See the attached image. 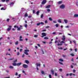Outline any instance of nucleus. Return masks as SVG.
<instances>
[{
	"label": "nucleus",
	"instance_id": "nucleus-1",
	"mask_svg": "<svg viewBox=\"0 0 78 78\" xmlns=\"http://www.w3.org/2000/svg\"><path fill=\"white\" fill-rule=\"evenodd\" d=\"M65 6H66L65 5H64V4H62L59 6V8L60 9H64L65 8Z\"/></svg>",
	"mask_w": 78,
	"mask_h": 78
},
{
	"label": "nucleus",
	"instance_id": "nucleus-2",
	"mask_svg": "<svg viewBox=\"0 0 78 78\" xmlns=\"http://www.w3.org/2000/svg\"><path fill=\"white\" fill-rule=\"evenodd\" d=\"M24 51V54L26 55H28V53L27 52H29V51H30L28 50H25Z\"/></svg>",
	"mask_w": 78,
	"mask_h": 78
},
{
	"label": "nucleus",
	"instance_id": "nucleus-3",
	"mask_svg": "<svg viewBox=\"0 0 78 78\" xmlns=\"http://www.w3.org/2000/svg\"><path fill=\"white\" fill-rule=\"evenodd\" d=\"M23 68H27V67H28V65L25 64H24L23 65Z\"/></svg>",
	"mask_w": 78,
	"mask_h": 78
},
{
	"label": "nucleus",
	"instance_id": "nucleus-4",
	"mask_svg": "<svg viewBox=\"0 0 78 78\" xmlns=\"http://www.w3.org/2000/svg\"><path fill=\"white\" fill-rule=\"evenodd\" d=\"M46 2L47 1L46 0H44L42 2L41 4L42 5H44V4H45V3H46Z\"/></svg>",
	"mask_w": 78,
	"mask_h": 78
},
{
	"label": "nucleus",
	"instance_id": "nucleus-5",
	"mask_svg": "<svg viewBox=\"0 0 78 78\" xmlns=\"http://www.w3.org/2000/svg\"><path fill=\"white\" fill-rule=\"evenodd\" d=\"M61 39L62 40V41H65L66 38L65 35H63L62 36V38Z\"/></svg>",
	"mask_w": 78,
	"mask_h": 78
},
{
	"label": "nucleus",
	"instance_id": "nucleus-6",
	"mask_svg": "<svg viewBox=\"0 0 78 78\" xmlns=\"http://www.w3.org/2000/svg\"><path fill=\"white\" fill-rule=\"evenodd\" d=\"M22 37L20 36V39L19 40V41H23V39H22Z\"/></svg>",
	"mask_w": 78,
	"mask_h": 78
},
{
	"label": "nucleus",
	"instance_id": "nucleus-7",
	"mask_svg": "<svg viewBox=\"0 0 78 78\" xmlns=\"http://www.w3.org/2000/svg\"><path fill=\"white\" fill-rule=\"evenodd\" d=\"M64 21L65 23H68V20L67 19H64Z\"/></svg>",
	"mask_w": 78,
	"mask_h": 78
},
{
	"label": "nucleus",
	"instance_id": "nucleus-8",
	"mask_svg": "<svg viewBox=\"0 0 78 78\" xmlns=\"http://www.w3.org/2000/svg\"><path fill=\"white\" fill-rule=\"evenodd\" d=\"M42 35L43 36H46L47 34H46V33H42Z\"/></svg>",
	"mask_w": 78,
	"mask_h": 78
},
{
	"label": "nucleus",
	"instance_id": "nucleus-9",
	"mask_svg": "<svg viewBox=\"0 0 78 78\" xmlns=\"http://www.w3.org/2000/svg\"><path fill=\"white\" fill-rule=\"evenodd\" d=\"M74 17L77 18L78 17V14H75L74 16Z\"/></svg>",
	"mask_w": 78,
	"mask_h": 78
},
{
	"label": "nucleus",
	"instance_id": "nucleus-10",
	"mask_svg": "<svg viewBox=\"0 0 78 78\" xmlns=\"http://www.w3.org/2000/svg\"><path fill=\"white\" fill-rule=\"evenodd\" d=\"M10 6H12L14 5V2H12L10 4Z\"/></svg>",
	"mask_w": 78,
	"mask_h": 78
},
{
	"label": "nucleus",
	"instance_id": "nucleus-11",
	"mask_svg": "<svg viewBox=\"0 0 78 78\" xmlns=\"http://www.w3.org/2000/svg\"><path fill=\"white\" fill-rule=\"evenodd\" d=\"M21 64H22V63H21V62L19 63H18L17 64V66H20V65H21Z\"/></svg>",
	"mask_w": 78,
	"mask_h": 78
},
{
	"label": "nucleus",
	"instance_id": "nucleus-12",
	"mask_svg": "<svg viewBox=\"0 0 78 78\" xmlns=\"http://www.w3.org/2000/svg\"><path fill=\"white\" fill-rule=\"evenodd\" d=\"M35 65L36 66H37V67H38V66L40 67L41 66V65L40 64H38L37 63Z\"/></svg>",
	"mask_w": 78,
	"mask_h": 78
},
{
	"label": "nucleus",
	"instance_id": "nucleus-13",
	"mask_svg": "<svg viewBox=\"0 0 78 78\" xmlns=\"http://www.w3.org/2000/svg\"><path fill=\"white\" fill-rule=\"evenodd\" d=\"M50 6H51V5H49L46 7V8H50Z\"/></svg>",
	"mask_w": 78,
	"mask_h": 78
},
{
	"label": "nucleus",
	"instance_id": "nucleus-14",
	"mask_svg": "<svg viewBox=\"0 0 78 78\" xmlns=\"http://www.w3.org/2000/svg\"><path fill=\"white\" fill-rule=\"evenodd\" d=\"M51 73H52V74L53 75H54V71L53 70V69H51Z\"/></svg>",
	"mask_w": 78,
	"mask_h": 78
},
{
	"label": "nucleus",
	"instance_id": "nucleus-15",
	"mask_svg": "<svg viewBox=\"0 0 78 78\" xmlns=\"http://www.w3.org/2000/svg\"><path fill=\"white\" fill-rule=\"evenodd\" d=\"M58 22L59 23H61L62 21H61V20L58 19Z\"/></svg>",
	"mask_w": 78,
	"mask_h": 78
},
{
	"label": "nucleus",
	"instance_id": "nucleus-16",
	"mask_svg": "<svg viewBox=\"0 0 78 78\" xmlns=\"http://www.w3.org/2000/svg\"><path fill=\"white\" fill-rule=\"evenodd\" d=\"M17 28L18 31H20V27H19L18 26H17Z\"/></svg>",
	"mask_w": 78,
	"mask_h": 78
},
{
	"label": "nucleus",
	"instance_id": "nucleus-17",
	"mask_svg": "<svg viewBox=\"0 0 78 78\" xmlns=\"http://www.w3.org/2000/svg\"><path fill=\"white\" fill-rule=\"evenodd\" d=\"M62 3V1H59V2H58V5H59V4H61Z\"/></svg>",
	"mask_w": 78,
	"mask_h": 78
},
{
	"label": "nucleus",
	"instance_id": "nucleus-18",
	"mask_svg": "<svg viewBox=\"0 0 78 78\" xmlns=\"http://www.w3.org/2000/svg\"><path fill=\"white\" fill-rule=\"evenodd\" d=\"M9 68L10 69H14V67L12 66H10L9 67Z\"/></svg>",
	"mask_w": 78,
	"mask_h": 78
},
{
	"label": "nucleus",
	"instance_id": "nucleus-19",
	"mask_svg": "<svg viewBox=\"0 0 78 78\" xmlns=\"http://www.w3.org/2000/svg\"><path fill=\"white\" fill-rule=\"evenodd\" d=\"M25 62L27 64H29V61L28 60H25Z\"/></svg>",
	"mask_w": 78,
	"mask_h": 78
},
{
	"label": "nucleus",
	"instance_id": "nucleus-20",
	"mask_svg": "<svg viewBox=\"0 0 78 78\" xmlns=\"http://www.w3.org/2000/svg\"><path fill=\"white\" fill-rule=\"evenodd\" d=\"M59 61H61V62H63V61H64L63 60H62V59H59Z\"/></svg>",
	"mask_w": 78,
	"mask_h": 78
},
{
	"label": "nucleus",
	"instance_id": "nucleus-21",
	"mask_svg": "<svg viewBox=\"0 0 78 78\" xmlns=\"http://www.w3.org/2000/svg\"><path fill=\"white\" fill-rule=\"evenodd\" d=\"M39 11H38L37 12L36 14L37 15V16H38L39 14Z\"/></svg>",
	"mask_w": 78,
	"mask_h": 78
},
{
	"label": "nucleus",
	"instance_id": "nucleus-22",
	"mask_svg": "<svg viewBox=\"0 0 78 78\" xmlns=\"http://www.w3.org/2000/svg\"><path fill=\"white\" fill-rule=\"evenodd\" d=\"M11 28H8L7 29V30L9 31H10V30H11Z\"/></svg>",
	"mask_w": 78,
	"mask_h": 78
},
{
	"label": "nucleus",
	"instance_id": "nucleus-23",
	"mask_svg": "<svg viewBox=\"0 0 78 78\" xmlns=\"http://www.w3.org/2000/svg\"><path fill=\"white\" fill-rule=\"evenodd\" d=\"M12 65L13 66H17V64L14 63H13Z\"/></svg>",
	"mask_w": 78,
	"mask_h": 78
},
{
	"label": "nucleus",
	"instance_id": "nucleus-24",
	"mask_svg": "<svg viewBox=\"0 0 78 78\" xmlns=\"http://www.w3.org/2000/svg\"><path fill=\"white\" fill-rule=\"evenodd\" d=\"M18 44H19V42L18 41H17L15 42V44L16 45H18Z\"/></svg>",
	"mask_w": 78,
	"mask_h": 78
},
{
	"label": "nucleus",
	"instance_id": "nucleus-25",
	"mask_svg": "<svg viewBox=\"0 0 78 78\" xmlns=\"http://www.w3.org/2000/svg\"><path fill=\"white\" fill-rule=\"evenodd\" d=\"M6 55H9V56H10L11 55L10 54H9V52H7L6 53Z\"/></svg>",
	"mask_w": 78,
	"mask_h": 78
},
{
	"label": "nucleus",
	"instance_id": "nucleus-26",
	"mask_svg": "<svg viewBox=\"0 0 78 78\" xmlns=\"http://www.w3.org/2000/svg\"><path fill=\"white\" fill-rule=\"evenodd\" d=\"M53 1H49V3H53Z\"/></svg>",
	"mask_w": 78,
	"mask_h": 78
},
{
	"label": "nucleus",
	"instance_id": "nucleus-27",
	"mask_svg": "<svg viewBox=\"0 0 78 78\" xmlns=\"http://www.w3.org/2000/svg\"><path fill=\"white\" fill-rule=\"evenodd\" d=\"M41 73L43 75H44V71H41Z\"/></svg>",
	"mask_w": 78,
	"mask_h": 78
},
{
	"label": "nucleus",
	"instance_id": "nucleus-28",
	"mask_svg": "<svg viewBox=\"0 0 78 78\" xmlns=\"http://www.w3.org/2000/svg\"><path fill=\"white\" fill-rule=\"evenodd\" d=\"M5 9L4 8L2 7L1 9V10H5Z\"/></svg>",
	"mask_w": 78,
	"mask_h": 78
},
{
	"label": "nucleus",
	"instance_id": "nucleus-29",
	"mask_svg": "<svg viewBox=\"0 0 78 78\" xmlns=\"http://www.w3.org/2000/svg\"><path fill=\"white\" fill-rule=\"evenodd\" d=\"M24 27L25 28H27V27H28V25L27 24H25L24 25Z\"/></svg>",
	"mask_w": 78,
	"mask_h": 78
},
{
	"label": "nucleus",
	"instance_id": "nucleus-30",
	"mask_svg": "<svg viewBox=\"0 0 78 78\" xmlns=\"http://www.w3.org/2000/svg\"><path fill=\"white\" fill-rule=\"evenodd\" d=\"M44 39H48V37H45Z\"/></svg>",
	"mask_w": 78,
	"mask_h": 78
},
{
	"label": "nucleus",
	"instance_id": "nucleus-31",
	"mask_svg": "<svg viewBox=\"0 0 78 78\" xmlns=\"http://www.w3.org/2000/svg\"><path fill=\"white\" fill-rule=\"evenodd\" d=\"M40 24H41L40 23H37V26H39V25H40Z\"/></svg>",
	"mask_w": 78,
	"mask_h": 78
},
{
	"label": "nucleus",
	"instance_id": "nucleus-32",
	"mask_svg": "<svg viewBox=\"0 0 78 78\" xmlns=\"http://www.w3.org/2000/svg\"><path fill=\"white\" fill-rule=\"evenodd\" d=\"M24 16L25 17H27V16H28V14H27V13H26Z\"/></svg>",
	"mask_w": 78,
	"mask_h": 78
},
{
	"label": "nucleus",
	"instance_id": "nucleus-33",
	"mask_svg": "<svg viewBox=\"0 0 78 78\" xmlns=\"http://www.w3.org/2000/svg\"><path fill=\"white\" fill-rule=\"evenodd\" d=\"M43 17H44V15L43 14H42L41 16V18H43Z\"/></svg>",
	"mask_w": 78,
	"mask_h": 78
},
{
	"label": "nucleus",
	"instance_id": "nucleus-34",
	"mask_svg": "<svg viewBox=\"0 0 78 78\" xmlns=\"http://www.w3.org/2000/svg\"><path fill=\"white\" fill-rule=\"evenodd\" d=\"M49 20H50L51 21H52V19H51V18H49Z\"/></svg>",
	"mask_w": 78,
	"mask_h": 78
},
{
	"label": "nucleus",
	"instance_id": "nucleus-35",
	"mask_svg": "<svg viewBox=\"0 0 78 78\" xmlns=\"http://www.w3.org/2000/svg\"><path fill=\"white\" fill-rule=\"evenodd\" d=\"M58 26H59V25L58 24H57L55 25V27H58Z\"/></svg>",
	"mask_w": 78,
	"mask_h": 78
},
{
	"label": "nucleus",
	"instance_id": "nucleus-36",
	"mask_svg": "<svg viewBox=\"0 0 78 78\" xmlns=\"http://www.w3.org/2000/svg\"><path fill=\"white\" fill-rule=\"evenodd\" d=\"M17 60L16 59L14 61V63H16V62H17Z\"/></svg>",
	"mask_w": 78,
	"mask_h": 78
},
{
	"label": "nucleus",
	"instance_id": "nucleus-37",
	"mask_svg": "<svg viewBox=\"0 0 78 78\" xmlns=\"http://www.w3.org/2000/svg\"><path fill=\"white\" fill-rule=\"evenodd\" d=\"M47 11L48 12H50V9H47Z\"/></svg>",
	"mask_w": 78,
	"mask_h": 78
},
{
	"label": "nucleus",
	"instance_id": "nucleus-38",
	"mask_svg": "<svg viewBox=\"0 0 78 78\" xmlns=\"http://www.w3.org/2000/svg\"><path fill=\"white\" fill-rule=\"evenodd\" d=\"M59 62V64H61V65H63V63H62V62Z\"/></svg>",
	"mask_w": 78,
	"mask_h": 78
},
{
	"label": "nucleus",
	"instance_id": "nucleus-39",
	"mask_svg": "<svg viewBox=\"0 0 78 78\" xmlns=\"http://www.w3.org/2000/svg\"><path fill=\"white\" fill-rule=\"evenodd\" d=\"M59 70L60 72H62V69H59Z\"/></svg>",
	"mask_w": 78,
	"mask_h": 78
},
{
	"label": "nucleus",
	"instance_id": "nucleus-40",
	"mask_svg": "<svg viewBox=\"0 0 78 78\" xmlns=\"http://www.w3.org/2000/svg\"><path fill=\"white\" fill-rule=\"evenodd\" d=\"M38 36L37 35H34V37H37Z\"/></svg>",
	"mask_w": 78,
	"mask_h": 78
},
{
	"label": "nucleus",
	"instance_id": "nucleus-41",
	"mask_svg": "<svg viewBox=\"0 0 78 78\" xmlns=\"http://www.w3.org/2000/svg\"><path fill=\"white\" fill-rule=\"evenodd\" d=\"M40 23V24H41V25H44V23L42 22H41Z\"/></svg>",
	"mask_w": 78,
	"mask_h": 78
},
{
	"label": "nucleus",
	"instance_id": "nucleus-42",
	"mask_svg": "<svg viewBox=\"0 0 78 78\" xmlns=\"http://www.w3.org/2000/svg\"><path fill=\"white\" fill-rule=\"evenodd\" d=\"M49 78H51V75L50 74L49 75Z\"/></svg>",
	"mask_w": 78,
	"mask_h": 78
},
{
	"label": "nucleus",
	"instance_id": "nucleus-43",
	"mask_svg": "<svg viewBox=\"0 0 78 78\" xmlns=\"http://www.w3.org/2000/svg\"><path fill=\"white\" fill-rule=\"evenodd\" d=\"M70 55L71 56H75L74 54H70Z\"/></svg>",
	"mask_w": 78,
	"mask_h": 78
},
{
	"label": "nucleus",
	"instance_id": "nucleus-44",
	"mask_svg": "<svg viewBox=\"0 0 78 78\" xmlns=\"http://www.w3.org/2000/svg\"><path fill=\"white\" fill-rule=\"evenodd\" d=\"M62 44H57V45H58V46H59V45H62Z\"/></svg>",
	"mask_w": 78,
	"mask_h": 78
},
{
	"label": "nucleus",
	"instance_id": "nucleus-45",
	"mask_svg": "<svg viewBox=\"0 0 78 78\" xmlns=\"http://www.w3.org/2000/svg\"><path fill=\"white\" fill-rule=\"evenodd\" d=\"M55 76H58L57 73H55Z\"/></svg>",
	"mask_w": 78,
	"mask_h": 78
},
{
	"label": "nucleus",
	"instance_id": "nucleus-46",
	"mask_svg": "<svg viewBox=\"0 0 78 78\" xmlns=\"http://www.w3.org/2000/svg\"><path fill=\"white\" fill-rule=\"evenodd\" d=\"M50 27L49 26H47L45 27L46 28H48Z\"/></svg>",
	"mask_w": 78,
	"mask_h": 78
},
{
	"label": "nucleus",
	"instance_id": "nucleus-47",
	"mask_svg": "<svg viewBox=\"0 0 78 78\" xmlns=\"http://www.w3.org/2000/svg\"><path fill=\"white\" fill-rule=\"evenodd\" d=\"M19 55H20V53H19V52H18L17 53V56H19Z\"/></svg>",
	"mask_w": 78,
	"mask_h": 78
},
{
	"label": "nucleus",
	"instance_id": "nucleus-48",
	"mask_svg": "<svg viewBox=\"0 0 78 78\" xmlns=\"http://www.w3.org/2000/svg\"><path fill=\"white\" fill-rule=\"evenodd\" d=\"M13 59H14V58L10 59H9V60H10V61H12V60H13Z\"/></svg>",
	"mask_w": 78,
	"mask_h": 78
},
{
	"label": "nucleus",
	"instance_id": "nucleus-49",
	"mask_svg": "<svg viewBox=\"0 0 78 78\" xmlns=\"http://www.w3.org/2000/svg\"><path fill=\"white\" fill-rule=\"evenodd\" d=\"M48 22V21L47 20H45V23H47Z\"/></svg>",
	"mask_w": 78,
	"mask_h": 78
},
{
	"label": "nucleus",
	"instance_id": "nucleus-50",
	"mask_svg": "<svg viewBox=\"0 0 78 78\" xmlns=\"http://www.w3.org/2000/svg\"><path fill=\"white\" fill-rule=\"evenodd\" d=\"M58 49H59L60 50H62V48H58Z\"/></svg>",
	"mask_w": 78,
	"mask_h": 78
},
{
	"label": "nucleus",
	"instance_id": "nucleus-51",
	"mask_svg": "<svg viewBox=\"0 0 78 78\" xmlns=\"http://www.w3.org/2000/svg\"><path fill=\"white\" fill-rule=\"evenodd\" d=\"M23 73L25 75H26V73H25V71H23Z\"/></svg>",
	"mask_w": 78,
	"mask_h": 78
},
{
	"label": "nucleus",
	"instance_id": "nucleus-52",
	"mask_svg": "<svg viewBox=\"0 0 78 78\" xmlns=\"http://www.w3.org/2000/svg\"><path fill=\"white\" fill-rule=\"evenodd\" d=\"M53 22L54 23H57V22H56V21H53Z\"/></svg>",
	"mask_w": 78,
	"mask_h": 78
},
{
	"label": "nucleus",
	"instance_id": "nucleus-53",
	"mask_svg": "<svg viewBox=\"0 0 78 78\" xmlns=\"http://www.w3.org/2000/svg\"><path fill=\"white\" fill-rule=\"evenodd\" d=\"M15 75H16V76H17V75H18V73H16Z\"/></svg>",
	"mask_w": 78,
	"mask_h": 78
},
{
	"label": "nucleus",
	"instance_id": "nucleus-54",
	"mask_svg": "<svg viewBox=\"0 0 78 78\" xmlns=\"http://www.w3.org/2000/svg\"><path fill=\"white\" fill-rule=\"evenodd\" d=\"M69 26H67L65 27L66 28H69Z\"/></svg>",
	"mask_w": 78,
	"mask_h": 78
},
{
	"label": "nucleus",
	"instance_id": "nucleus-55",
	"mask_svg": "<svg viewBox=\"0 0 78 78\" xmlns=\"http://www.w3.org/2000/svg\"><path fill=\"white\" fill-rule=\"evenodd\" d=\"M73 75V73H71L69 74V76H72V75Z\"/></svg>",
	"mask_w": 78,
	"mask_h": 78
},
{
	"label": "nucleus",
	"instance_id": "nucleus-56",
	"mask_svg": "<svg viewBox=\"0 0 78 78\" xmlns=\"http://www.w3.org/2000/svg\"><path fill=\"white\" fill-rule=\"evenodd\" d=\"M6 72H9V70H8V69H7V70H6Z\"/></svg>",
	"mask_w": 78,
	"mask_h": 78
},
{
	"label": "nucleus",
	"instance_id": "nucleus-57",
	"mask_svg": "<svg viewBox=\"0 0 78 78\" xmlns=\"http://www.w3.org/2000/svg\"><path fill=\"white\" fill-rule=\"evenodd\" d=\"M22 50H23L22 49H20V52H22Z\"/></svg>",
	"mask_w": 78,
	"mask_h": 78
},
{
	"label": "nucleus",
	"instance_id": "nucleus-58",
	"mask_svg": "<svg viewBox=\"0 0 78 78\" xmlns=\"http://www.w3.org/2000/svg\"><path fill=\"white\" fill-rule=\"evenodd\" d=\"M69 74L68 73L66 74V76H69Z\"/></svg>",
	"mask_w": 78,
	"mask_h": 78
},
{
	"label": "nucleus",
	"instance_id": "nucleus-59",
	"mask_svg": "<svg viewBox=\"0 0 78 78\" xmlns=\"http://www.w3.org/2000/svg\"><path fill=\"white\" fill-rule=\"evenodd\" d=\"M75 72H76V71L75 69H73V73H75Z\"/></svg>",
	"mask_w": 78,
	"mask_h": 78
},
{
	"label": "nucleus",
	"instance_id": "nucleus-60",
	"mask_svg": "<svg viewBox=\"0 0 78 78\" xmlns=\"http://www.w3.org/2000/svg\"><path fill=\"white\" fill-rule=\"evenodd\" d=\"M42 31L43 32H44V31H46V30H43Z\"/></svg>",
	"mask_w": 78,
	"mask_h": 78
},
{
	"label": "nucleus",
	"instance_id": "nucleus-61",
	"mask_svg": "<svg viewBox=\"0 0 78 78\" xmlns=\"http://www.w3.org/2000/svg\"><path fill=\"white\" fill-rule=\"evenodd\" d=\"M41 51L42 52L43 54H44V51H43V50H41Z\"/></svg>",
	"mask_w": 78,
	"mask_h": 78
},
{
	"label": "nucleus",
	"instance_id": "nucleus-62",
	"mask_svg": "<svg viewBox=\"0 0 78 78\" xmlns=\"http://www.w3.org/2000/svg\"><path fill=\"white\" fill-rule=\"evenodd\" d=\"M61 43H64L65 42H64V41H62L61 42Z\"/></svg>",
	"mask_w": 78,
	"mask_h": 78
},
{
	"label": "nucleus",
	"instance_id": "nucleus-63",
	"mask_svg": "<svg viewBox=\"0 0 78 78\" xmlns=\"http://www.w3.org/2000/svg\"><path fill=\"white\" fill-rule=\"evenodd\" d=\"M33 13L34 14L35 13V10H33Z\"/></svg>",
	"mask_w": 78,
	"mask_h": 78
},
{
	"label": "nucleus",
	"instance_id": "nucleus-64",
	"mask_svg": "<svg viewBox=\"0 0 78 78\" xmlns=\"http://www.w3.org/2000/svg\"><path fill=\"white\" fill-rule=\"evenodd\" d=\"M9 21V19H7V22H8V21Z\"/></svg>",
	"mask_w": 78,
	"mask_h": 78
}]
</instances>
